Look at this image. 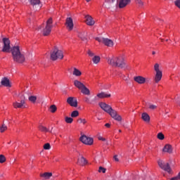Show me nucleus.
Instances as JSON below:
<instances>
[{"mask_svg":"<svg viewBox=\"0 0 180 180\" xmlns=\"http://www.w3.org/2000/svg\"><path fill=\"white\" fill-rule=\"evenodd\" d=\"M99 106L103 109V110H104V112L108 113L114 120H117V122H122V116L118 115L117 112L113 110L110 105L105 103H100Z\"/></svg>","mask_w":180,"mask_h":180,"instance_id":"f257e3e1","label":"nucleus"},{"mask_svg":"<svg viewBox=\"0 0 180 180\" xmlns=\"http://www.w3.org/2000/svg\"><path fill=\"white\" fill-rule=\"evenodd\" d=\"M108 63L112 67H119L120 68H127L124 60L120 57L112 56L108 58Z\"/></svg>","mask_w":180,"mask_h":180,"instance_id":"f03ea898","label":"nucleus"},{"mask_svg":"<svg viewBox=\"0 0 180 180\" xmlns=\"http://www.w3.org/2000/svg\"><path fill=\"white\" fill-rule=\"evenodd\" d=\"M13 60L16 63H23L25 61V56L20 53V47L15 46L11 49Z\"/></svg>","mask_w":180,"mask_h":180,"instance_id":"7ed1b4c3","label":"nucleus"},{"mask_svg":"<svg viewBox=\"0 0 180 180\" xmlns=\"http://www.w3.org/2000/svg\"><path fill=\"white\" fill-rule=\"evenodd\" d=\"M64 58V53H63V51L58 49L57 46H56L51 52V60L52 61H56L57 60H63Z\"/></svg>","mask_w":180,"mask_h":180,"instance_id":"20e7f679","label":"nucleus"},{"mask_svg":"<svg viewBox=\"0 0 180 180\" xmlns=\"http://www.w3.org/2000/svg\"><path fill=\"white\" fill-rule=\"evenodd\" d=\"M53 27V18H50L47 21L44 27L41 30L44 36H49L51 33Z\"/></svg>","mask_w":180,"mask_h":180,"instance_id":"39448f33","label":"nucleus"},{"mask_svg":"<svg viewBox=\"0 0 180 180\" xmlns=\"http://www.w3.org/2000/svg\"><path fill=\"white\" fill-rule=\"evenodd\" d=\"M154 70L155 71V75L154 78V81L156 84L162 79V71L160 70V64L155 63L154 65Z\"/></svg>","mask_w":180,"mask_h":180,"instance_id":"423d86ee","label":"nucleus"},{"mask_svg":"<svg viewBox=\"0 0 180 180\" xmlns=\"http://www.w3.org/2000/svg\"><path fill=\"white\" fill-rule=\"evenodd\" d=\"M3 53H9L11 51V40L8 38H3Z\"/></svg>","mask_w":180,"mask_h":180,"instance_id":"0eeeda50","label":"nucleus"},{"mask_svg":"<svg viewBox=\"0 0 180 180\" xmlns=\"http://www.w3.org/2000/svg\"><path fill=\"white\" fill-rule=\"evenodd\" d=\"M95 39L97 41H98L99 43H103V44H105V46H107L108 47L113 46V41H112L111 39L104 37H96Z\"/></svg>","mask_w":180,"mask_h":180,"instance_id":"6e6552de","label":"nucleus"},{"mask_svg":"<svg viewBox=\"0 0 180 180\" xmlns=\"http://www.w3.org/2000/svg\"><path fill=\"white\" fill-rule=\"evenodd\" d=\"M80 141H82V143L84 144H86L87 146H91V144L94 143V139L83 135L80 137Z\"/></svg>","mask_w":180,"mask_h":180,"instance_id":"1a4fd4ad","label":"nucleus"},{"mask_svg":"<svg viewBox=\"0 0 180 180\" xmlns=\"http://www.w3.org/2000/svg\"><path fill=\"white\" fill-rule=\"evenodd\" d=\"M65 26L70 32L74 29V21L72 20V18L68 17L66 18Z\"/></svg>","mask_w":180,"mask_h":180,"instance_id":"9d476101","label":"nucleus"},{"mask_svg":"<svg viewBox=\"0 0 180 180\" xmlns=\"http://www.w3.org/2000/svg\"><path fill=\"white\" fill-rule=\"evenodd\" d=\"M67 103H68V105H70L72 108H77V106H78V101H77V98L74 97L68 98Z\"/></svg>","mask_w":180,"mask_h":180,"instance_id":"9b49d317","label":"nucleus"},{"mask_svg":"<svg viewBox=\"0 0 180 180\" xmlns=\"http://www.w3.org/2000/svg\"><path fill=\"white\" fill-rule=\"evenodd\" d=\"M86 19V23L88 25V26H94L95 25V20H94V18L89 15H85Z\"/></svg>","mask_w":180,"mask_h":180,"instance_id":"f8f14e48","label":"nucleus"},{"mask_svg":"<svg viewBox=\"0 0 180 180\" xmlns=\"http://www.w3.org/2000/svg\"><path fill=\"white\" fill-rule=\"evenodd\" d=\"M1 84L4 86H6L8 88H11V86H12V85H11V82L9 81V79H8V77H3L1 79Z\"/></svg>","mask_w":180,"mask_h":180,"instance_id":"ddd939ff","label":"nucleus"},{"mask_svg":"<svg viewBox=\"0 0 180 180\" xmlns=\"http://www.w3.org/2000/svg\"><path fill=\"white\" fill-rule=\"evenodd\" d=\"M25 100H21L20 103L18 101L13 103V105L15 109H18V108H25Z\"/></svg>","mask_w":180,"mask_h":180,"instance_id":"4468645a","label":"nucleus"},{"mask_svg":"<svg viewBox=\"0 0 180 180\" xmlns=\"http://www.w3.org/2000/svg\"><path fill=\"white\" fill-rule=\"evenodd\" d=\"M129 4H130V0H120L118 6L120 8H125Z\"/></svg>","mask_w":180,"mask_h":180,"instance_id":"2eb2a0df","label":"nucleus"},{"mask_svg":"<svg viewBox=\"0 0 180 180\" xmlns=\"http://www.w3.org/2000/svg\"><path fill=\"white\" fill-rule=\"evenodd\" d=\"M30 2L31 4V5L33 6L34 8V7L36 8V6H37V8L39 9H40V8H41V5L40 4V0H30Z\"/></svg>","mask_w":180,"mask_h":180,"instance_id":"dca6fc26","label":"nucleus"},{"mask_svg":"<svg viewBox=\"0 0 180 180\" xmlns=\"http://www.w3.org/2000/svg\"><path fill=\"white\" fill-rule=\"evenodd\" d=\"M88 36V32H79L78 34V37L81 39L83 41H86L88 40V38H86Z\"/></svg>","mask_w":180,"mask_h":180,"instance_id":"f3484780","label":"nucleus"},{"mask_svg":"<svg viewBox=\"0 0 180 180\" xmlns=\"http://www.w3.org/2000/svg\"><path fill=\"white\" fill-rule=\"evenodd\" d=\"M162 151L163 153H168L169 154H171V153H172V146L169 144H167L163 148Z\"/></svg>","mask_w":180,"mask_h":180,"instance_id":"a211bd4d","label":"nucleus"},{"mask_svg":"<svg viewBox=\"0 0 180 180\" xmlns=\"http://www.w3.org/2000/svg\"><path fill=\"white\" fill-rule=\"evenodd\" d=\"M134 81L138 84H144L146 82V78L141 76H137L134 78Z\"/></svg>","mask_w":180,"mask_h":180,"instance_id":"6ab92c4d","label":"nucleus"},{"mask_svg":"<svg viewBox=\"0 0 180 180\" xmlns=\"http://www.w3.org/2000/svg\"><path fill=\"white\" fill-rule=\"evenodd\" d=\"M78 164L84 167V165H86V164H88V160H86L84 156H81L80 159H78Z\"/></svg>","mask_w":180,"mask_h":180,"instance_id":"aec40b11","label":"nucleus"},{"mask_svg":"<svg viewBox=\"0 0 180 180\" xmlns=\"http://www.w3.org/2000/svg\"><path fill=\"white\" fill-rule=\"evenodd\" d=\"M74 85L76 86V88H78V89H83L85 86L82 84V82L78 81V80H75L74 81Z\"/></svg>","mask_w":180,"mask_h":180,"instance_id":"412c9836","label":"nucleus"},{"mask_svg":"<svg viewBox=\"0 0 180 180\" xmlns=\"http://www.w3.org/2000/svg\"><path fill=\"white\" fill-rule=\"evenodd\" d=\"M141 119L143 122L148 123L150 122V115H148L147 112H143L141 115Z\"/></svg>","mask_w":180,"mask_h":180,"instance_id":"4be33fe9","label":"nucleus"},{"mask_svg":"<svg viewBox=\"0 0 180 180\" xmlns=\"http://www.w3.org/2000/svg\"><path fill=\"white\" fill-rule=\"evenodd\" d=\"M40 176H41V178H44V179H50V178H51V176H53V173L45 172L44 174H41Z\"/></svg>","mask_w":180,"mask_h":180,"instance_id":"5701e85b","label":"nucleus"},{"mask_svg":"<svg viewBox=\"0 0 180 180\" xmlns=\"http://www.w3.org/2000/svg\"><path fill=\"white\" fill-rule=\"evenodd\" d=\"M164 168L165 169H163V171L168 172V174H171V166L169 165V163L168 162L165 163Z\"/></svg>","mask_w":180,"mask_h":180,"instance_id":"b1692460","label":"nucleus"},{"mask_svg":"<svg viewBox=\"0 0 180 180\" xmlns=\"http://www.w3.org/2000/svg\"><path fill=\"white\" fill-rule=\"evenodd\" d=\"M97 96L98 97V98L102 99L103 98H110V94H108L103 91L100 94H98Z\"/></svg>","mask_w":180,"mask_h":180,"instance_id":"393cba45","label":"nucleus"},{"mask_svg":"<svg viewBox=\"0 0 180 180\" xmlns=\"http://www.w3.org/2000/svg\"><path fill=\"white\" fill-rule=\"evenodd\" d=\"M80 91H81L82 94H84V95H90L91 94V91L85 86Z\"/></svg>","mask_w":180,"mask_h":180,"instance_id":"a878e982","label":"nucleus"},{"mask_svg":"<svg viewBox=\"0 0 180 180\" xmlns=\"http://www.w3.org/2000/svg\"><path fill=\"white\" fill-rule=\"evenodd\" d=\"M73 70V75H75V77H81L82 73L81 72V71H79V70L77 69L76 68H74Z\"/></svg>","mask_w":180,"mask_h":180,"instance_id":"bb28decb","label":"nucleus"},{"mask_svg":"<svg viewBox=\"0 0 180 180\" xmlns=\"http://www.w3.org/2000/svg\"><path fill=\"white\" fill-rule=\"evenodd\" d=\"M166 163H167V162H166L165 161H164V160H161V159H159V160H158V164L160 168H161V169H165V168L164 167V165H165Z\"/></svg>","mask_w":180,"mask_h":180,"instance_id":"cd10ccee","label":"nucleus"},{"mask_svg":"<svg viewBox=\"0 0 180 180\" xmlns=\"http://www.w3.org/2000/svg\"><path fill=\"white\" fill-rule=\"evenodd\" d=\"M92 61H93L94 64H98L99 63V61H101V57H99L98 56H94L92 58Z\"/></svg>","mask_w":180,"mask_h":180,"instance_id":"c85d7f7f","label":"nucleus"},{"mask_svg":"<svg viewBox=\"0 0 180 180\" xmlns=\"http://www.w3.org/2000/svg\"><path fill=\"white\" fill-rule=\"evenodd\" d=\"M29 101L32 102V103H34L36 102V101H37V97L35 96H30L28 97Z\"/></svg>","mask_w":180,"mask_h":180,"instance_id":"c756f323","label":"nucleus"},{"mask_svg":"<svg viewBox=\"0 0 180 180\" xmlns=\"http://www.w3.org/2000/svg\"><path fill=\"white\" fill-rule=\"evenodd\" d=\"M98 99L99 97L98 96H94V98L90 100V105H94V103H96V101H98Z\"/></svg>","mask_w":180,"mask_h":180,"instance_id":"7c9ffc66","label":"nucleus"},{"mask_svg":"<svg viewBox=\"0 0 180 180\" xmlns=\"http://www.w3.org/2000/svg\"><path fill=\"white\" fill-rule=\"evenodd\" d=\"M50 109V112H51V113H55V112H56L57 110V106H56V105H51L49 108Z\"/></svg>","mask_w":180,"mask_h":180,"instance_id":"2f4dec72","label":"nucleus"},{"mask_svg":"<svg viewBox=\"0 0 180 180\" xmlns=\"http://www.w3.org/2000/svg\"><path fill=\"white\" fill-rule=\"evenodd\" d=\"M6 130H8V127H6L5 125V124H3L1 127H0V131L1 133H4V131H5Z\"/></svg>","mask_w":180,"mask_h":180,"instance_id":"473e14b6","label":"nucleus"},{"mask_svg":"<svg viewBox=\"0 0 180 180\" xmlns=\"http://www.w3.org/2000/svg\"><path fill=\"white\" fill-rule=\"evenodd\" d=\"M79 112H78V110H75L72 112L71 117H77L79 116Z\"/></svg>","mask_w":180,"mask_h":180,"instance_id":"72a5a7b5","label":"nucleus"},{"mask_svg":"<svg viewBox=\"0 0 180 180\" xmlns=\"http://www.w3.org/2000/svg\"><path fill=\"white\" fill-rule=\"evenodd\" d=\"M39 130H41V131H49L47 127H44L43 125H39Z\"/></svg>","mask_w":180,"mask_h":180,"instance_id":"f704fd0d","label":"nucleus"},{"mask_svg":"<svg viewBox=\"0 0 180 180\" xmlns=\"http://www.w3.org/2000/svg\"><path fill=\"white\" fill-rule=\"evenodd\" d=\"M6 161V158H5V155H0V164H4Z\"/></svg>","mask_w":180,"mask_h":180,"instance_id":"c9c22d12","label":"nucleus"},{"mask_svg":"<svg viewBox=\"0 0 180 180\" xmlns=\"http://www.w3.org/2000/svg\"><path fill=\"white\" fill-rule=\"evenodd\" d=\"M65 120L66 123H72V122L74 121V119H72L70 117H65Z\"/></svg>","mask_w":180,"mask_h":180,"instance_id":"e433bc0d","label":"nucleus"},{"mask_svg":"<svg viewBox=\"0 0 180 180\" xmlns=\"http://www.w3.org/2000/svg\"><path fill=\"white\" fill-rule=\"evenodd\" d=\"M51 148V146H50V143H47L44 145V150H50Z\"/></svg>","mask_w":180,"mask_h":180,"instance_id":"4c0bfd02","label":"nucleus"},{"mask_svg":"<svg viewBox=\"0 0 180 180\" xmlns=\"http://www.w3.org/2000/svg\"><path fill=\"white\" fill-rule=\"evenodd\" d=\"M158 139L159 140H164L165 136H164V135L162 134V133L160 132V133L158 134Z\"/></svg>","mask_w":180,"mask_h":180,"instance_id":"58836bf2","label":"nucleus"},{"mask_svg":"<svg viewBox=\"0 0 180 180\" xmlns=\"http://www.w3.org/2000/svg\"><path fill=\"white\" fill-rule=\"evenodd\" d=\"M149 109L154 110V109H157V105L154 104H149Z\"/></svg>","mask_w":180,"mask_h":180,"instance_id":"ea45409f","label":"nucleus"},{"mask_svg":"<svg viewBox=\"0 0 180 180\" xmlns=\"http://www.w3.org/2000/svg\"><path fill=\"white\" fill-rule=\"evenodd\" d=\"M98 172H103V174H105V172H106V169L103 167H100L98 169Z\"/></svg>","mask_w":180,"mask_h":180,"instance_id":"a19ab883","label":"nucleus"},{"mask_svg":"<svg viewBox=\"0 0 180 180\" xmlns=\"http://www.w3.org/2000/svg\"><path fill=\"white\" fill-rule=\"evenodd\" d=\"M174 4H175L176 6H177V8H179L180 9V0H176L174 1Z\"/></svg>","mask_w":180,"mask_h":180,"instance_id":"79ce46f5","label":"nucleus"},{"mask_svg":"<svg viewBox=\"0 0 180 180\" xmlns=\"http://www.w3.org/2000/svg\"><path fill=\"white\" fill-rule=\"evenodd\" d=\"M87 53L89 56V57H94L95 56V53H94V52H92L89 50L88 51Z\"/></svg>","mask_w":180,"mask_h":180,"instance_id":"37998d69","label":"nucleus"},{"mask_svg":"<svg viewBox=\"0 0 180 180\" xmlns=\"http://www.w3.org/2000/svg\"><path fill=\"white\" fill-rule=\"evenodd\" d=\"M78 122H79V123H83L84 124H85V123H86V120H85V119H82V118H79V119L78 120Z\"/></svg>","mask_w":180,"mask_h":180,"instance_id":"c03bdc74","label":"nucleus"},{"mask_svg":"<svg viewBox=\"0 0 180 180\" xmlns=\"http://www.w3.org/2000/svg\"><path fill=\"white\" fill-rule=\"evenodd\" d=\"M136 4H139V6H143V5H144V3L141 0H137Z\"/></svg>","mask_w":180,"mask_h":180,"instance_id":"a18cd8bd","label":"nucleus"},{"mask_svg":"<svg viewBox=\"0 0 180 180\" xmlns=\"http://www.w3.org/2000/svg\"><path fill=\"white\" fill-rule=\"evenodd\" d=\"M84 101L86 103H89L91 105V100L89 97H85Z\"/></svg>","mask_w":180,"mask_h":180,"instance_id":"49530a36","label":"nucleus"},{"mask_svg":"<svg viewBox=\"0 0 180 180\" xmlns=\"http://www.w3.org/2000/svg\"><path fill=\"white\" fill-rule=\"evenodd\" d=\"M115 0H105V4H113Z\"/></svg>","mask_w":180,"mask_h":180,"instance_id":"de8ad7c7","label":"nucleus"},{"mask_svg":"<svg viewBox=\"0 0 180 180\" xmlns=\"http://www.w3.org/2000/svg\"><path fill=\"white\" fill-rule=\"evenodd\" d=\"M98 140H101V141H106V139H105L101 136H98Z\"/></svg>","mask_w":180,"mask_h":180,"instance_id":"09e8293b","label":"nucleus"},{"mask_svg":"<svg viewBox=\"0 0 180 180\" xmlns=\"http://www.w3.org/2000/svg\"><path fill=\"white\" fill-rule=\"evenodd\" d=\"M114 160H115V161H116L117 162H119V158H117V155H115L114 156Z\"/></svg>","mask_w":180,"mask_h":180,"instance_id":"8fccbe9b","label":"nucleus"},{"mask_svg":"<svg viewBox=\"0 0 180 180\" xmlns=\"http://www.w3.org/2000/svg\"><path fill=\"white\" fill-rule=\"evenodd\" d=\"M25 95H28V96H32V92H30V91H27V92L25 93Z\"/></svg>","mask_w":180,"mask_h":180,"instance_id":"3c124183","label":"nucleus"},{"mask_svg":"<svg viewBox=\"0 0 180 180\" xmlns=\"http://www.w3.org/2000/svg\"><path fill=\"white\" fill-rule=\"evenodd\" d=\"M122 78L124 79V81H129V79L124 75L122 76Z\"/></svg>","mask_w":180,"mask_h":180,"instance_id":"603ef678","label":"nucleus"},{"mask_svg":"<svg viewBox=\"0 0 180 180\" xmlns=\"http://www.w3.org/2000/svg\"><path fill=\"white\" fill-rule=\"evenodd\" d=\"M105 127H110V124L107 123L105 124Z\"/></svg>","mask_w":180,"mask_h":180,"instance_id":"864d4df0","label":"nucleus"},{"mask_svg":"<svg viewBox=\"0 0 180 180\" xmlns=\"http://www.w3.org/2000/svg\"><path fill=\"white\" fill-rule=\"evenodd\" d=\"M41 29H42V27H41V25H40L39 27H38V30H41Z\"/></svg>","mask_w":180,"mask_h":180,"instance_id":"5fc2aeb1","label":"nucleus"},{"mask_svg":"<svg viewBox=\"0 0 180 180\" xmlns=\"http://www.w3.org/2000/svg\"><path fill=\"white\" fill-rule=\"evenodd\" d=\"M177 177L180 180V172L178 174Z\"/></svg>","mask_w":180,"mask_h":180,"instance_id":"6e6d98bb","label":"nucleus"},{"mask_svg":"<svg viewBox=\"0 0 180 180\" xmlns=\"http://www.w3.org/2000/svg\"><path fill=\"white\" fill-rule=\"evenodd\" d=\"M104 6H105V8H110V6L106 4H104Z\"/></svg>","mask_w":180,"mask_h":180,"instance_id":"4d7b16f0","label":"nucleus"},{"mask_svg":"<svg viewBox=\"0 0 180 180\" xmlns=\"http://www.w3.org/2000/svg\"><path fill=\"white\" fill-rule=\"evenodd\" d=\"M152 54H153V55L155 54V51H153Z\"/></svg>","mask_w":180,"mask_h":180,"instance_id":"13d9d810","label":"nucleus"},{"mask_svg":"<svg viewBox=\"0 0 180 180\" xmlns=\"http://www.w3.org/2000/svg\"><path fill=\"white\" fill-rule=\"evenodd\" d=\"M0 176H4V174H0Z\"/></svg>","mask_w":180,"mask_h":180,"instance_id":"bf43d9fd","label":"nucleus"},{"mask_svg":"<svg viewBox=\"0 0 180 180\" xmlns=\"http://www.w3.org/2000/svg\"><path fill=\"white\" fill-rule=\"evenodd\" d=\"M119 133H122V130L120 129V130H119Z\"/></svg>","mask_w":180,"mask_h":180,"instance_id":"052dcab7","label":"nucleus"},{"mask_svg":"<svg viewBox=\"0 0 180 180\" xmlns=\"http://www.w3.org/2000/svg\"><path fill=\"white\" fill-rule=\"evenodd\" d=\"M106 144H107V145H109V142L106 141Z\"/></svg>","mask_w":180,"mask_h":180,"instance_id":"680f3d73","label":"nucleus"},{"mask_svg":"<svg viewBox=\"0 0 180 180\" xmlns=\"http://www.w3.org/2000/svg\"><path fill=\"white\" fill-rule=\"evenodd\" d=\"M86 2H89L91 0H86Z\"/></svg>","mask_w":180,"mask_h":180,"instance_id":"e2e57ef3","label":"nucleus"},{"mask_svg":"<svg viewBox=\"0 0 180 180\" xmlns=\"http://www.w3.org/2000/svg\"><path fill=\"white\" fill-rule=\"evenodd\" d=\"M24 99H26V96H24Z\"/></svg>","mask_w":180,"mask_h":180,"instance_id":"0e129e2a","label":"nucleus"},{"mask_svg":"<svg viewBox=\"0 0 180 180\" xmlns=\"http://www.w3.org/2000/svg\"><path fill=\"white\" fill-rule=\"evenodd\" d=\"M166 41H168V39H166Z\"/></svg>","mask_w":180,"mask_h":180,"instance_id":"69168bd1","label":"nucleus"},{"mask_svg":"<svg viewBox=\"0 0 180 180\" xmlns=\"http://www.w3.org/2000/svg\"><path fill=\"white\" fill-rule=\"evenodd\" d=\"M8 144H11V142H8Z\"/></svg>","mask_w":180,"mask_h":180,"instance_id":"338daca9","label":"nucleus"}]
</instances>
